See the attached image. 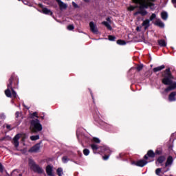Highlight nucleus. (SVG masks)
<instances>
[{
  "mask_svg": "<svg viewBox=\"0 0 176 176\" xmlns=\"http://www.w3.org/2000/svg\"><path fill=\"white\" fill-rule=\"evenodd\" d=\"M162 76L163 77L162 83L165 85H169L167 88L165 89V93H168V91H172L176 89V82H173V79L174 76H173L170 68H167L165 71L162 72Z\"/></svg>",
  "mask_w": 176,
  "mask_h": 176,
  "instance_id": "obj_1",
  "label": "nucleus"
},
{
  "mask_svg": "<svg viewBox=\"0 0 176 176\" xmlns=\"http://www.w3.org/2000/svg\"><path fill=\"white\" fill-rule=\"evenodd\" d=\"M28 166L34 173L37 174H43L44 170L38 164H36L35 161L31 158L28 159Z\"/></svg>",
  "mask_w": 176,
  "mask_h": 176,
  "instance_id": "obj_2",
  "label": "nucleus"
},
{
  "mask_svg": "<svg viewBox=\"0 0 176 176\" xmlns=\"http://www.w3.org/2000/svg\"><path fill=\"white\" fill-rule=\"evenodd\" d=\"M19 82V78L15 74H11L10 79H8L7 87H8V89H18Z\"/></svg>",
  "mask_w": 176,
  "mask_h": 176,
  "instance_id": "obj_3",
  "label": "nucleus"
},
{
  "mask_svg": "<svg viewBox=\"0 0 176 176\" xmlns=\"http://www.w3.org/2000/svg\"><path fill=\"white\" fill-rule=\"evenodd\" d=\"M30 125L34 133H38L43 130V125L38 119L32 120L30 121Z\"/></svg>",
  "mask_w": 176,
  "mask_h": 176,
  "instance_id": "obj_4",
  "label": "nucleus"
},
{
  "mask_svg": "<svg viewBox=\"0 0 176 176\" xmlns=\"http://www.w3.org/2000/svg\"><path fill=\"white\" fill-rule=\"evenodd\" d=\"M134 3L136 5H140L139 7V9H141L142 10H146L144 9H148L149 8L148 1L146 0H132Z\"/></svg>",
  "mask_w": 176,
  "mask_h": 176,
  "instance_id": "obj_5",
  "label": "nucleus"
},
{
  "mask_svg": "<svg viewBox=\"0 0 176 176\" xmlns=\"http://www.w3.org/2000/svg\"><path fill=\"white\" fill-rule=\"evenodd\" d=\"M155 157V153L152 150L148 151L147 153L144 156V159L149 160L148 162L153 161V159Z\"/></svg>",
  "mask_w": 176,
  "mask_h": 176,
  "instance_id": "obj_6",
  "label": "nucleus"
},
{
  "mask_svg": "<svg viewBox=\"0 0 176 176\" xmlns=\"http://www.w3.org/2000/svg\"><path fill=\"white\" fill-rule=\"evenodd\" d=\"M102 151L107 155H104V157H102L104 160H107L110 156V154L111 153V151L109 147L103 146L101 147Z\"/></svg>",
  "mask_w": 176,
  "mask_h": 176,
  "instance_id": "obj_7",
  "label": "nucleus"
},
{
  "mask_svg": "<svg viewBox=\"0 0 176 176\" xmlns=\"http://www.w3.org/2000/svg\"><path fill=\"white\" fill-rule=\"evenodd\" d=\"M38 6H39V8H43L42 9L43 14H45V15H50L51 16H53V12H52V10L47 9V8H43V4H38Z\"/></svg>",
  "mask_w": 176,
  "mask_h": 176,
  "instance_id": "obj_8",
  "label": "nucleus"
},
{
  "mask_svg": "<svg viewBox=\"0 0 176 176\" xmlns=\"http://www.w3.org/2000/svg\"><path fill=\"white\" fill-rule=\"evenodd\" d=\"M89 28L91 29V32L94 34H98V29L96 27V25L94 24V21L89 22Z\"/></svg>",
  "mask_w": 176,
  "mask_h": 176,
  "instance_id": "obj_9",
  "label": "nucleus"
},
{
  "mask_svg": "<svg viewBox=\"0 0 176 176\" xmlns=\"http://www.w3.org/2000/svg\"><path fill=\"white\" fill-rule=\"evenodd\" d=\"M41 149V143L35 144L34 146L29 149L30 153H37Z\"/></svg>",
  "mask_w": 176,
  "mask_h": 176,
  "instance_id": "obj_10",
  "label": "nucleus"
},
{
  "mask_svg": "<svg viewBox=\"0 0 176 176\" xmlns=\"http://www.w3.org/2000/svg\"><path fill=\"white\" fill-rule=\"evenodd\" d=\"M146 160H145V159L144 160H138L137 162H133V164L135 165H136L137 166L143 167L148 163V162Z\"/></svg>",
  "mask_w": 176,
  "mask_h": 176,
  "instance_id": "obj_11",
  "label": "nucleus"
},
{
  "mask_svg": "<svg viewBox=\"0 0 176 176\" xmlns=\"http://www.w3.org/2000/svg\"><path fill=\"white\" fill-rule=\"evenodd\" d=\"M138 14H140L142 16H145L148 14V12L146 10H142L141 9L139 8V10L135 12L133 14V16H136Z\"/></svg>",
  "mask_w": 176,
  "mask_h": 176,
  "instance_id": "obj_12",
  "label": "nucleus"
},
{
  "mask_svg": "<svg viewBox=\"0 0 176 176\" xmlns=\"http://www.w3.org/2000/svg\"><path fill=\"white\" fill-rule=\"evenodd\" d=\"M45 170H46L47 175H48V176H54V173H53V167H52V166L47 165L46 166Z\"/></svg>",
  "mask_w": 176,
  "mask_h": 176,
  "instance_id": "obj_13",
  "label": "nucleus"
},
{
  "mask_svg": "<svg viewBox=\"0 0 176 176\" xmlns=\"http://www.w3.org/2000/svg\"><path fill=\"white\" fill-rule=\"evenodd\" d=\"M19 139H20V135H19V133H16V135L15 136H14V140H14V146L16 148L19 147Z\"/></svg>",
  "mask_w": 176,
  "mask_h": 176,
  "instance_id": "obj_14",
  "label": "nucleus"
},
{
  "mask_svg": "<svg viewBox=\"0 0 176 176\" xmlns=\"http://www.w3.org/2000/svg\"><path fill=\"white\" fill-rule=\"evenodd\" d=\"M173 162H174L173 157L171 155L168 156L167 158L166 162L165 164V166L166 167L170 166L173 164Z\"/></svg>",
  "mask_w": 176,
  "mask_h": 176,
  "instance_id": "obj_15",
  "label": "nucleus"
},
{
  "mask_svg": "<svg viewBox=\"0 0 176 176\" xmlns=\"http://www.w3.org/2000/svg\"><path fill=\"white\" fill-rule=\"evenodd\" d=\"M175 96H176V91H172L168 96L169 102H175L176 101Z\"/></svg>",
  "mask_w": 176,
  "mask_h": 176,
  "instance_id": "obj_16",
  "label": "nucleus"
},
{
  "mask_svg": "<svg viewBox=\"0 0 176 176\" xmlns=\"http://www.w3.org/2000/svg\"><path fill=\"white\" fill-rule=\"evenodd\" d=\"M58 4V6L60 9V10H63V9H67V4L64 3L61 0H56Z\"/></svg>",
  "mask_w": 176,
  "mask_h": 176,
  "instance_id": "obj_17",
  "label": "nucleus"
},
{
  "mask_svg": "<svg viewBox=\"0 0 176 176\" xmlns=\"http://www.w3.org/2000/svg\"><path fill=\"white\" fill-rule=\"evenodd\" d=\"M154 25L160 28H164V24L160 19H157V21H155V22L154 23Z\"/></svg>",
  "mask_w": 176,
  "mask_h": 176,
  "instance_id": "obj_18",
  "label": "nucleus"
},
{
  "mask_svg": "<svg viewBox=\"0 0 176 176\" xmlns=\"http://www.w3.org/2000/svg\"><path fill=\"white\" fill-rule=\"evenodd\" d=\"M142 25L144 27V30H147L150 27V20L146 19L142 23Z\"/></svg>",
  "mask_w": 176,
  "mask_h": 176,
  "instance_id": "obj_19",
  "label": "nucleus"
},
{
  "mask_svg": "<svg viewBox=\"0 0 176 176\" xmlns=\"http://www.w3.org/2000/svg\"><path fill=\"white\" fill-rule=\"evenodd\" d=\"M94 118H95L96 120H98L100 118V112L98 110V108H95L94 109Z\"/></svg>",
  "mask_w": 176,
  "mask_h": 176,
  "instance_id": "obj_20",
  "label": "nucleus"
},
{
  "mask_svg": "<svg viewBox=\"0 0 176 176\" xmlns=\"http://www.w3.org/2000/svg\"><path fill=\"white\" fill-rule=\"evenodd\" d=\"M158 45L162 47H166L167 45V43L165 41L164 39H159Z\"/></svg>",
  "mask_w": 176,
  "mask_h": 176,
  "instance_id": "obj_21",
  "label": "nucleus"
},
{
  "mask_svg": "<svg viewBox=\"0 0 176 176\" xmlns=\"http://www.w3.org/2000/svg\"><path fill=\"white\" fill-rule=\"evenodd\" d=\"M165 67H166L165 65H163L162 66L153 68V71L154 73H156V72H160V71L163 70L164 69H165Z\"/></svg>",
  "mask_w": 176,
  "mask_h": 176,
  "instance_id": "obj_22",
  "label": "nucleus"
},
{
  "mask_svg": "<svg viewBox=\"0 0 176 176\" xmlns=\"http://www.w3.org/2000/svg\"><path fill=\"white\" fill-rule=\"evenodd\" d=\"M11 89L9 87H7V89L5 91V94L7 98H12V92H11Z\"/></svg>",
  "mask_w": 176,
  "mask_h": 176,
  "instance_id": "obj_23",
  "label": "nucleus"
},
{
  "mask_svg": "<svg viewBox=\"0 0 176 176\" xmlns=\"http://www.w3.org/2000/svg\"><path fill=\"white\" fill-rule=\"evenodd\" d=\"M102 25H103L104 26H105L107 30L111 31L112 30V27L111 25L107 22V21H102Z\"/></svg>",
  "mask_w": 176,
  "mask_h": 176,
  "instance_id": "obj_24",
  "label": "nucleus"
},
{
  "mask_svg": "<svg viewBox=\"0 0 176 176\" xmlns=\"http://www.w3.org/2000/svg\"><path fill=\"white\" fill-rule=\"evenodd\" d=\"M161 17L164 21H166L168 17V13L166 12H162L161 13Z\"/></svg>",
  "mask_w": 176,
  "mask_h": 176,
  "instance_id": "obj_25",
  "label": "nucleus"
},
{
  "mask_svg": "<svg viewBox=\"0 0 176 176\" xmlns=\"http://www.w3.org/2000/svg\"><path fill=\"white\" fill-rule=\"evenodd\" d=\"M14 89H16V88L11 89V98L14 99L16 98L17 97V94H16V92L14 91Z\"/></svg>",
  "mask_w": 176,
  "mask_h": 176,
  "instance_id": "obj_26",
  "label": "nucleus"
},
{
  "mask_svg": "<svg viewBox=\"0 0 176 176\" xmlns=\"http://www.w3.org/2000/svg\"><path fill=\"white\" fill-rule=\"evenodd\" d=\"M117 44L119 45H125L126 44V41L122 40V39H118L116 41Z\"/></svg>",
  "mask_w": 176,
  "mask_h": 176,
  "instance_id": "obj_27",
  "label": "nucleus"
},
{
  "mask_svg": "<svg viewBox=\"0 0 176 176\" xmlns=\"http://www.w3.org/2000/svg\"><path fill=\"white\" fill-rule=\"evenodd\" d=\"M30 139L32 141L38 140L40 139V135H35L30 136Z\"/></svg>",
  "mask_w": 176,
  "mask_h": 176,
  "instance_id": "obj_28",
  "label": "nucleus"
},
{
  "mask_svg": "<svg viewBox=\"0 0 176 176\" xmlns=\"http://www.w3.org/2000/svg\"><path fill=\"white\" fill-rule=\"evenodd\" d=\"M91 148H92V151H94V153H96V151L98 150V145L93 144H91Z\"/></svg>",
  "mask_w": 176,
  "mask_h": 176,
  "instance_id": "obj_29",
  "label": "nucleus"
},
{
  "mask_svg": "<svg viewBox=\"0 0 176 176\" xmlns=\"http://www.w3.org/2000/svg\"><path fill=\"white\" fill-rule=\"evenodd\" d=\"M165 160H166L165 156H160L157 158V162H158L160 164H162Z\"/></svg>",
  "mask_w": 176,
  "mask_h": 176,
  "instance_id": "obj_30",
  "label": "nucleus"
},
{
  "mask_svg": "<svg viewBox=\"0 0 176 176\" xmlns=\"http://www.w3.org/2000/svg\"><path fill=\"white\" fill-rule=\"evenodd\" d=\"M166 171L167 170H166V171L162 170V168H158L155 170V174H156V175L160 176V173H162V174H164V173H166Z\"/></svg>",
  "mask_w": 176,
  "mask_h": 176,
  "instance_id": "obj_31",
  "label": "nucleus"
},
{
  "mask_svg": "<svg viewBox=\"0 0 176 176\" xmlns=\"http://www.w3.org/2000/svg\"><path fill=\"white\" fill-rule=\"evenodd\" d=\"M148 8H150L151 10H155V3L151 2V1H147Z\"/></svg>",
  "mask_w": 176,
  "mask_h": 176,
  "instance_id": "obj_32",
  "label": "nucleus"
},
{
  "mask_svg": "<svg viewBox=\"0 0 176 176\" xmlns=\"http://www.w3.org/2000/svg\"><path fill=\"white\" fill-rule=\"evenodd\" d=\"M137 8H138V6H130L129 8H128V10H129L130 12H133V10H135V9H137Z\"/></svg>",
  "mask_w": 176,
  "mask_h": 176,
  "instance_id": "obj_33",
  "label": "nucleus"
},
{
  "mask_svg": "<svg viewBox=\"0 0 176 176\" xmlns=\"http://www.w3.org/2000/svg\"><path fill=\"white\" fill-rule=\"evenodd\" d=\"M108 39L110 41H116V37L113 35H109L108 36Z\"/></svg>",
  "mask_w": 176,
  "mask_h": 176,
  "instance_id": "obj_34",
  "label": "nucleus"
},
{
  "mask_svg": "<svg viewBox=\"0 0 176 176\" xmlns=\"http://www.w3.org/2000/svg\"><path fill=\"white\" fill-rule=\"evenodd\" d=\"M70 160L68 158L67 156H64L62 157V161L64 164H66L68 161H69Z\"/></svg>",
  "mask_w": 176,
  "mask_h": 176,
  "instance_id": "obj_35",
  "label": "nucleus"
},
{
  "mask_svg": "<svg viewBox=\"0 0 176 176\" xmlns=\"http://www.w3.org/2000/svg\"><path fill=\"white\" fill-rule=\"evenodd\" d=\"M56 173L58 176H62L63 169L61 168H58V169L56 170Z\"/></svg>",
  "mask_w": 176,
  "mask_h": 176,
  "instance_id": "obj_36",
  "label": "nucleus"
},
{
  "mask_svg": "<svg viewBox=\"0 0 176 176\" xmlns=\"http://www.w3.org/2000/svg\"><path fill=\"white\" fill-rule=\"evenodd\" d=\"M83 153L85 156H88L90 153V151L87 148L83 150Z\"/></svg>",
  "mask_w": 176,
  "mask_h": 176,
  "instance_id": "obj_37",
  "label": "nucleus"
},
{
  "mask_svg": "<svg viewBox=\"0 0 176 176\" xmlns=\"http://www.w3.org/2000/svg\"><path fill=\"white\" fill-rule=\"evenodd\" d=\"M144 66L142 64L138 65L136 69L138 72H140L143 69Z\"/></svg>",
  "mask_w": 176,
  "mask_h": 176,
  "instance_id": "obj_38",
  "label": "nucleus"
},
{
  "mask_svg": "<svg viewBox=\"0 0 176 176\" xmlns=\"http://www.w3.org/2000/svg\"><path fill=\"white\" fill-rule=\"evenodd\" d=\"M156 18V14L153 13L150 16L149 21H153Z\"/></svg>",
  "mask_w": 176,
  "mask_h": 176,
  "instance_id": "obj_39",
  "label": "nucleus"
},
{
  "mask_svg": "<svg viewBox=\"0 0 176 176\" xmlns=\"http://www.w3.org/2000/svg\"><path fill=\"white\" fill-rule=\"evenodd\" d=\"M155 153V155H160L162 154V151L161 149H157Z\"/></svg>",
  "mask_w": 176,
  "mask_h": 176,
  "instance_id": "obj_40",
  "label": "nucleus"
},
{
  "mask_svg": "<svg viewBox=\"0 0 176 176\" xmlns=\"http://www.w3.org/2000/svg\"><path fill=\"white\" fill-rule=\"evenodd\" d=\"M67 30H69V31H72V30H74V25H69L68 26H67Z\"/></svg>",
  "mask_w": 176,
  "mask_h": 176,
  "instance_id": "obj_41",
  "label": "nucleus"
},
{
  "mask_svg": "<svg viewBox=\"0 0 176 176\" xmlns=\"http://www.w3.org/2000/svg\"><path fill=\"white\" fill-rule=\"evenodd\" d=\"M92 140L94 141V142H95V143H96V144L100 143V139H98V138H94V139H92Z\"/></svg>",
  "mask_w": 176,
  "mask_h": 176,
  "instance_id": "obj_42",
  "label": "nucleus"
},
{
  "mask_svg": "<svg viewBox=\"0 0 176 176\" xmlns=\"http://www.w3.org/2000/svg\"><path fill=\"white\" fill-rule=\"evenodd\" d=\"M4 171V166L3 164L0 162V173H3Z\"/></svg>",
  "mask_w": 176,
  "mask_h": 176,
  "instance_id": "obj_43",
  "label": "nucleus"
},
{
  "mask_svg": "<svg viewBox=\"0 0 176 176\" xmlns=\"http://www.w3.org/2000/svg\"><path fill=\"white\" fill-rule=\"evenodd\" d=\"M72 6H74V8L75 9H78L79 6H78V4H76L75 2H72Z\"/></svg>",
  "mask_w": 176,
  "mask_h": 176,
  "instance_id": "obj_44",
  "label": "nucleus"
},
{
  "mask_svg": "<svg viewBox=\"0 0 176 176\" xmlns=\"http://www.w3.org/2000/svg\"><path fill=\"white\" fill-rule=\"evenodd\" d=\"M91 97L92 98V102H94V104H96V101L94 100L93 92L91 91Z\"/></svg>",
  "mask_w": 176,
  "mask_h": 176,
  "instance_id": "obj_45",
  "label": "nucleus"
},
{
  "mask_svg": "<svg viewBox=\"0 0 176 176\" xmlns=\"http://www.w3.org/2000/svg\"><path fill=\"white\" fill-rule=\"evenodd\" d=\"M20 115H21V113L19 111H16L15 112V118H19Z\"/></svg>",
  "mask_w": 176,
  "mask_h": 176,
  "instance_id": "obj_46",
  "label": "nucleus"
},
{
  "mask_svg": "<svg viewBox=\"0 0 176 176\" xmlns=\"http://www.w3.org/2000/svg\"><path fill=\"white\" fill-rule=\"evenodd\" d=\"M32 116L38 118V113H37V112H33V113H32Z\"/></svg>",
  "mask_w": 176,
  "mask_h": 176,
  "instance_id": "obj_47",
  "label": "nucleus"
},
{
  "mask_svg": "<svg viewBox=\"0 0 176 176\" xmlns=\"http://www.w3.org/2000/svg\"><path fill=\"white\" fill-rule=\"evenodd\" d=\"M6 128L7 129L10 130V131L12 130V129H11V125H10V124H7V125H6Z\"/></svg>",
  "mask_w": 176,
  "mask_h": 176,
  "instance_id": "obj_48",
  "label": "nucleus"
},
{
  "mask_svg": "<svg viewBox=\"0 0 176 176\" xmlns=\"http://www.w3.org/2000/svg\"><path fill=\"white\" fill-rule=\"evenodd\" d=\"M172 3H173V6L176 8V0H172Z\"/></svg>",
  "mask_w": 176,
  "mask_h": 176,
  "instance_id": "obj_49",
  "label": "nucleus"
},
{
  "mask_svg": "<svg viewBox=\"0 0 176 176\" xmlns=\"http://www.w3.org/2000/svg\"><path fill=\"white\" fill-rule=\"evenodd\" d=\"M106 21H107V22H109V23H111V19H110L109 17H107V18L106 19Z\"/></svg>",
  "mask_w": 176,
  "mask_h": 176,
  "instance_id": "obj_50",
  "label": "nucleus"
},
{
  "mask_svg": "<svg viewBox=\"0 0 176 176\" xmlns=\"http://www.w3.org/2000/svg\"><path fill=\"white\" fill-rule=\"evenodd\" d=\"M78 155H79V157H82V154L80 151H78Z\"/></svg>",
  "mask_w": 176,
  "mask_h": 176,
  "instance_id": "obj_51",
  "label": "nucleus"
},
{
  "mask_svg": "<svg viewBox=\"0 0 176 176\" xmlns=\"http://www.w3.org/2000/svg\"><path fill=\"white\" fill-rule=\"evenodd\" d=\"M146 1H147V2H148V1L154 2L155 0H146Z\"/></svg>",
  "mask_w": 176,
  "mask_h": 176,
  "instance_id": "obj_52",
  "label": "nucleus"
},
{
  "mask_svg": "<svg viewBox=\"0 0 176 176\" xmlns=\"http://www.w3.org/2000/svg\"><path fill=\"white\" fill-rule=\"evenodd\" d=\"M86 3H89L90 1V0H83Z\"/></svg>",
  "mask_w": 176,
  "mask_h": 176,
  "instance_id": "obj_53",
  "label": "nucleus"
},
{
  "mask_svg": "<svg viewBox=\"0 0 176 176\" xmlns=\"http://www.w3.org/2000/svg\"><path fill=\"white\" fill-rule=\"evenodd\" d=\"M6 176H10V175H9V173H8L7 171H6Z\"/></svg>",
  "mask_w": 176,
  "mask_h": 176,
  "instance_id": "obj_54",
  "label": "nucleus"
},
{
  "mask_svg": "<svg viewBox=\"0 0 176 176\" xmlns=\"http://www.w3.org/2000/svg\"><path fill=\"white\" fill-rule=\"evenodd\" d=\"M136 30H137V31H139V30H140L139 27H137V28H136Z\"/></svg>",
  "mask_w": 176,
  "mask_h": 176,
  "instance_id": "obj_55",
  "label": "nucleus"
},
{
  "mask_svg": "<svg viewBox=\"0 0 176 176\" xmlns=\"http://www.w3.org/2000/svg\"><path fill=\"white\" fill-rule=\"evenodd\" d=\"M26 2H27V1H23V3H24L25 5H26Z\"/></svg>",
  "mask_w": 176,
  "mask_h": 176,
  "instance_id": "obj_56",
  "label": "nucleus"
},
{
  "mask_svg": "<svg viewBox=\"0 0 176 176\" xmlns=\"http://www.w3.org/2000/svg\"><path fill=\"white\" fill-rule=\"evenodd\" d=\"M19 176H22V175H19Z\"/></svg>",
  "mask_w": 176,
  "mask_h": 176,
  "instance_id": "obj_57",
  "label": "nucleus"
},
{
  "mask_svg": "<svg viewBox=\"0 0 176 176\" xmlns=\"http://www.w3.org/2000/svg\"><path fill=\"white\" fill-rule=\"evenodd\" d=\"M18 1H21V0H18Z\"/></svg>",
  "mask_w": 176,
  "mask_h": 176,
  "instance_id": "obj_58",
  "label": "nucleus"
}]
</instances>
